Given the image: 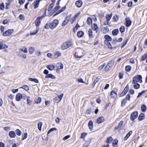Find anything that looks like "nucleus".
<instances>
[{
    "label": "nucleus",
    "instance_id": "f257e3e1",
    "mask_svg": "<svg viewBox=\"0 0 147 147\" xmlns=\"http://www.w3.org/2000/svg\"><path fill=\"white\" fill-rule=\"evenodd\" d=\"M73 45L72 42L68 41L63 43L61 45V48L62 50L66 49Z\"/></svg>",
    "mask_w": 147,
    "mask_h": 147
},
{
    "label": "nucleus",
    "instance_id": "f03ea898",
    "mask_svg": "<svg viewBox=\"0 0 147 147\" xmlns=\"http://www.w3.org/2000/svg\"><path fill=\"white\" fill-rule=\"evenodd\" d=\"M142 77L141 76L138 75L134 77L132 82V83H135L139 82L141 83L142 82Z\"/></svg>",
    "mask_w": 147,
    "mask_h": 147
},
{
    "label": "nucleus",
    "instance_id": "7ed1b4c3",
    "mask_svg": "<svg viewBox=\"0 0 147 147\" xmlns=\"http://www.w3.org/2000/svg\"><path fill=\"white\" fill-rule=\"evenodd\" d=\"M58 22L59 21L57 20H54L50 25V28L52 29L55 28L58 24Z\"/></svg>",
    "mask_w": 147,
    "mask_h": 147
},
{
    "label": "nucleus",
    "instance_id": "20e7f679",
    "mask_svg": "<svg viewBox=\"0 0 147 147\" xmlns=\"http://www.w3.org/2000/svg\"><path fill=\"white\" fill-rule=\"evenodd\" d=\"M138 116V112L136 111H134L131 114L130 119L133 121L134 122V120L137 118Z\"/></svg>",
    "mask_w": 147,
    "mask_h": 147
},
{
    "label": "nucleus",
    "instance_id": "39448f33",
    "mask_svg": "<svg viewBox=\"0 0 147 147\" xmlns=\"http://www.w3.org/2000/svg\"><path fill=\"white\" fill-rule=\"evenodd\" d=\"M129 89V86L128 85H127L125 87L123 91L119 95V97H122L125 95L127 93Z\"/></svg>",
    "mask_w": 147,
    "mask_h": 147
},
{
    "label": "nucleus",
    "instance_id": "423d86ee",
    "mask_svg": "<svg viewBox=\"0 0 147 147\" xmlns=\"http://www.w3.org/2000/svg\"><path fill=\"white\" fill-rule=\"evenodd\" d=\"M63 96V94H61L60 95L58 96H57L55 97L54 99V102L56 103H59L61 100Z\"/></svg>",
    "mask_w": 147,
    "mask_h": 147
},
{
    "label": "nucleus",
    "instance_id": "0eeeda50",
    "mask_svg": "<svg viewBox=\"0 0 147 147\" xmlns=\"http://www.w3.org/2000/svg\"><path fill=\"white\" fill-rule=\"evenodd\" d=\"M82 51L80 50L79 51H76L75 53V57L77 58H81L83 55Z\"/></svg>",
    "mask_w": 147,
    "mask_h": 147
},
{
    "label": "nucleus",
    "instance_id": "6e6552de",
    "mask_svg": "<svg viewBox=\"0 0 147 147\" xmlns=\"http://www.w3.org/2000/svg\"><path fill=\"white\" fill-rule=\"evenodd\" d=\"M13 30L9 29L3 32V35L5 36H9L13 32Z\"/></svg>",
    "mask_w": 147,
    "mask_h": 147
},
{
    "label": "nucleus",
    "instance_id": "1a4fd4ad",
    "mask_svg": "<svg viewBox=\"0 0 147 147\" xmlns=\"http://www.w3.org/2000/svg\"><path fill=\"white\" fill-rule=\"evenodd\" d=\"M105 120L104 117L103 116H101L97 119L96 122L97 124H100L103 122Z\"/></svg>",
    "mask_w": 147,
    "mask_h": 147
},
{
    "label": "nucleus",
    "instance_id": "9d476101",
    "mask_svg": "<svg viewBox=\"0 0 147 147\" xmlns=\"http://www.w3.org/2000/svg\"><path fill=\"white\" fill-rule=\"evenodd\" d=\"M23 96L20 93H18L16 96V101H20L22 98Z\"/></svg>",
    "mask_w": 147,
    "mask_h": 147
},
{
    "label": "nucleus",
    "instance_id": "9b49d317",
    "mask_svg": "<svg viewBox=\"0 0 147 147\" xmlns=\"http://www.w3.org/2000/svg\"><path fill=\"white\" fill-rule=\"evenodd\" d=\"M56 67L57 68L56 69V71L57 72V70L59 71V69H63V65L61 63H58L56 64Z\"/></svg>",
    "mask_w": 147,
    "mask_h": 147
},
{
    "label": "nucleus",
    "instance_id": "f8f14e48",
    "mask_svg": "<svg viewBox=\"0 0 147 147\" xmlns=\"http://www.w3.org/2000/svg\"><path fill=\"white\" fill-rule=\"evenodd\" d=\"M125 25L126 26L128 27L131 24V22L129 20V18H125Z\"/></svg>",
    "mask_w": 147,
    "mask_h": 147
},
{
    "label": "nucleus",
    "instance_id": "ddd939ff",
    "mask_svg": "<svg viewBox=\"0 0 147 147\" xmlns=\"http://www.w3.org/2000/svg\"><path fill=\"white\" fill-rule=\"evenodd\" d=\"M91 27L92 30L95 31L96 32L98 30V28L97 25L96 24H93L91 26Z\"/></svg>",
    "mask_w": 147,
    "mask_h": 147
},
{
    "label": "nucleus",
    "instance_id": "4468645a",
    "mask_svg": "<svg viewBox=\"0 0 147 147\" xmlns=\"http://www.w3.org/2000/svg\"><path fill=\"white\" fill-rule=\"evenodd\" d=\"M61 53L59 51H55L54 53V58L56 59L59 57L61 56Z\"/></svg>",
    "mask_w": 147,
    "mask_h": 147
},
{
    "label": "nucleus",
    "instance_id": "2eb2a0df",
    "mask_svg": "<svg viewBox=\"0 0 147 147\" xmlns=\"http://www.w3.org/2000/svg\"><path fill=\"white\" fill-rule=\"evenodd\" d=\"M75 4L76 7H80L82 6V3L81 0H79L76 1Z\"/></svg>",
    "mask_w": 147,
    "mask_h": 147
},
{
    "label": "nucleus",
    "instance_id": "dca6fc26",
    "mask_svg": "<svg viewBox=\"0 0 147 147\" xmlns=\"http://www.w3.org/2000/svg\"><path fill=\"white\" fill-rule=\"evenodd\" d=\"M109 41L107 40H104V42L105 45L107 46V47L109 49H112V46L110 43L109 42Z\"/></svg>",
    "mask_w": 147,
    "mask_h": 147
},
{
    "label": "nucleus",
    "instance_id": "f3484780",
    "mask_svg": "<svg viewBox=\"0 0 147 147\" xmlns=\"http://www.w3.org/2000/svg\"><path fill=\"white\" fill-rule=\"evenodd\" d=\"M133 132L132 131H130L126 135V136L123 139L124 141L126 140L129 137V136L132 134Z\"/></svg>",
    "mask_w": 147,
    "mask_h": 147
},
{
    "label": "nucleus",
    "instance_id": "a211bd4d",
    "mask_svg": "<svg viewBox=\"0 0 147 147\" xmlns=\"http://www.w3.org/2000/svg\"><path fill=\"white\" fill-rule=\"evenodd\" d=\"M88 125L90 130L91 131H92L93 128V123L92 121H90L88 123Z\"/></svg>",
    "mask_w": 147,
    "mask_h": 147
},
{
    "label": "nucleus",
    "instance_id": "6ab92c4d",
    "mask_svg": "<svg viewBox=\"0 0 147 147\" xmlns=\"http://www.w3.org/2000/svg\"><path fill=\"white\" fill-rule=\"evenodd\" d=\"M112 17V14H110V15H107L106 16V18L107 21V24L105 23V25H108V22L111 19Z\"/></svg>",
    "mask_w": 147,
    "mask_h": 147
},
{
    "label": "nucleus",
    "instance_id": "aec40b11",
    "mask_svg": "<svg viewBox=\"0 0 147 147\" xmlns=\"http://www.w3.org/2000/svg\"><path fill=\"white\" fill-rule=\"evenodd\" d=\"M40 18L38 17L35 21V24L36 26H40Z\"/></svg>",
    "mask_w": 147,
    "mask_h": 147
},
{
    "label": "nucleus",
    "instance_id": "412c9836",
    "mask_svg": "<svg viewBox=\"0 0 147 147\" xmlns=\"http://www.w3.org/2000/svg\"><path fill=\"white\" fill-rule=\"evenodd\" d=\"M9 135L11 138H15L16 136V134L14 131H10L9 132Z\"/></svg>",
    "mask_w": 147,
    "mask_h": 147
},
{
    "label": "nucleus",
    "instance_id": "4be33fe9",
    "mask_svg": "<svg viewBox=\"0 0 147 147\" xmlns=\"http://www.w3.org/2000/svg\"><path fill=\"white\" fill-rule=\"evenodd\" d=\"M40 1L39 0H37L33 3V4L34 8L36 9L38 7Z\"/></svg>",
    "mask_w": 147,
    "mask_h": 147
},
{
    "label": "nucleus",
    "instance_id": "5701e85b",
    "mask_svg": "<svg viewBox=\"0 0 147 147\" xmlns=\"http://www.w3.org/2000/svg\"><path fill=\"white\" fill-rule=\"evenodd\" d=\"M45 78H50L52 79H55L56 78L53 75L51 74H49L45 76Z\"/></svg>",
    "mask_w": 147,
    "mask_h": 147
},
{
    "label": "nucleus",
    "instance_id": "b1692460",
    "mask_svg": "<svg viewBox=\"0 0 147 147\" xmlns=\"http://www.w3.org/2000/svg\"><path fill=\"white\" fill-rule=\"evenodd\" d=\"M119 32V31L118 29H115L112 31V34L113 36H115L118 34Z\"/></svg>",
    "mask_w": 147,
    "mask_h": 147
},
{
    "label": "nucleus",
    "instance_id": "393cba45",
    "mask_svg": "<svg viewBox=\"0 0 147 147\" xmlns=\"http://www.w3.org/2000/svg\"><path fill=\"white\" fill-rule=\"evenodd\" d=\"M144 118V113H141L138 117V119L139 121L142 120Z\"/></svg>",
    "mask_w": 147,
    "mask_h": 147
},
{
    "label": "nucleus",
    "instance_id": "a878e982",
    "mask_svg": "<svg viewBox=\"0 0 147 147\" xmlns=\"http://www.w3.org/2000/svg\"><path fill=\"white\" fill-rule=\"evenodd\" d=\"M47 68L50 70H53L55 67V66L53 65H48L47 66Z\"/></svg>",
    "mask_w": 147,
    "mask_h": 147
},
{
    "label": "nucleus",
    "instance_id": "bb28decb",
    "mask_svg": "<svg viewBox=\"0 0 147 147\" xmlns=\"http://www.w3.org/2000/svg\"><path fill=\"white\" fill-rule=\"evenodd\" d=\"M84 35V32L81 31H78L77 33V36L79 38L82 37Z\"/></svg>",
    "mask_w": 147,
    "mask_h": 147
},
{
    "label": "nucleus",
    "instance_id": "cd10ccee",
    "mask_svg": "<svg viewBox=\"0 0 147 147\" xmlns=\"http://www.w3.org/2000/svg\"><path fill=\"white\" fill-rule=\"evenodd\" d=\"M118 142V140L117 139H115L114 140L113 142L112 143L113 147H118V145L117 144V143Z\"/></svg>",
    "mask_w": 147,
    "mask_h": 147
},
{
    "label": "nucleus",
    "instance_id": "c85d7f7f",
    "mask_svg": "<svg viewBox=\"0 0 147 147\" xmlns=\"http://www.w3.org/2000/svg\"><path fill=\"white\" fill-rule=\"evenodd\" d=\"M117 95L116 93L113 90L111 92L110 96L112 98H115L117 96Z\"/></svg>",
    "mask_w": 147,
    "mask_h": 147
},
{
    "label": "nucleus",
    "instance_id": "c756f323",
    "mask_svg": "<svg viewBox=\"0 0 147 147\" xmlns=\"http://www.w3.org/2000/svg\"><path fill=\"white\" fill-rule=\"evenodd\" d=\"M104 38L105 39V40H107V41H111L112 40V38L109 35H105V36Z\"/></svg>",
    "mask_w": 147,
    "mask_h": 147
},
{
    "label": "nucleus",
    "instance_id": "7c9ffc66",
    "mask_svg": "<svg viewBox=\"0 0 147 147\" xmlns=\"http://www.w3.org/2000/svg\"><path fill=\"white\" fill-rule=\"evenodd\" d=\"M8 47L5 44H3V43H0V49H5Z\"/></svg>",
    "mask_w": 147,
    "mask_h": 147
},
{
    "label": "nucleus",
    "instance_id": "2f4dec72",
    "mask_svg": "<svg viewBox=\"0 0 147 147\" xmlns=\"http://www.w3.org/2000/svg\"><path fill=\"white\" fill-rule=\"evenodd\" d=\"M113 140L112 138L111 137H109L107 138L106 142L107 143L109 144L111 143Z\"/></svg>",
    "mask_w": 147,
    "mask_h": 147
},
{
    "label": "nucleus",
    "instance_id": "473e14b6",
    "mask_svg": "<svg viewBox=\"0 0 147 147\" xmlns=\"http://www.w3.org/2000/svg\"><path fill=\"white\" fill-rule=\"evenodd\" d=\"M92 20L91 18H88L87 20V22L88 24L90 25L92 24Z\"/></svg>",
    "mask_w": 147,
    "mask_h": 147
},
{
    "label": "nucleus",
    "instance_id": "72a5a7b5",
    "mask_svg": "<svg viewBox=\"0 0 147 147\" xmlns=\"http://www.w3.org/2000/svg\"><path fill=\"white\" fill-rule=\"evenodd\" d=\"M88 35L90 37L92 38L93 36L92 35V31L91 29H90L88 31Z\"/></svg>",
    "mask_w": 147,
    "mask_h": 147
},
{
    "label": "nucleus",
    "instance_id": "f704fd0d",
    "mask_svg": "<svg viewBox=\"0 0 147 147\" xmlns=\"http://www.w3.org/2000/svg\"><path fill=\"white\" fill-rule=\"evenodd\" d=\"M30 96H28L27 97V103L28 104V105H30L32 103V100H30Z\"/></svg>",
    "mask_w": 147,
    "mask_h": 147
},
{
    "label": "nucleus",
    "instance_id": "c9c22d12",
    "mask_svg": "<svg viewBox=\"0 0 147 147\" xmlns=\"http://www.w3.org/2000/svg\"><path fill=\"white\" fill-rule=\"evenodd\" d=\"M133 84H134V87L135 89H138L139 88L140 85L139 84L137 83Z\"/></svg>",
    "mask_w": 147,
    "mask_h": 147
},
{
    "label": "nucleus",
    "instance_id": "e433bc0d",
    "mask_svg": "<svg viewBox=\"0 0 147 147\" xmlns=\"http://www.w3.org/2000/svg\"><path fill=\"white\" fill-rule=\"evenodd\" d=\"M141 110L143 112H145L146 109V105H143L141 107Z\"/></svg>",
    "mask_w": 147,
    "mask_h": 147
},
{
    "label": "nucleus",
    "instance_id": "4c0bfd02",
    "mask_svg": "<svg viewBox=\"0 0 147 147\" xmlns=\"http://www.w3.org/2000/svg\"><path fill=\"white\" fill-rule=\"evenodd\" d=\"M42 122H40L38 124V127L39 130L41 131V130L42 126Z\"/></svg>",
    "mask_w": 147,
    "mask_h": 147
},
{
    "label": "nucleus",
    "instance_id": "58836bf2",
    "mask_svg": "<svg viewBox=\"0 0 147 147\" xmlns=\"http://www.w3.org/2000/svg\"><path fill=\"white\" fill-rule=\"evenodd\" d=\"M113 19L114 21L117 22L119 19V17L117 15H115L113 17Z\"/></svg>",
    "mask_w": 147,
    "mask_h": 147
},
{
    "label": "nucleus",
    "instance_id": "ea45409f",
    "mask_svg": "<svg viewBox=\"0 0 147 147\" xmlns=\"http://www.w3.org/2000/svg\"><path fill=\"white\" fill-rule=\"evenodd\" d=\"M147 58V54L145 53L144 55H142L141 58V61H144Z\"/></svg>",
    "mask_w": 147,
    "mask_h": 147
},
{
    "label": "nucleus",
    "instance_id": "a19ab883",
    "mask_svg": "<svg viewBox=\"0 0 147 147\" xmlns=\"http://www.w3.org/2000/svg\"><path fill=\"white\" fill-rule=\"evenodd\" d=\"M38 29H37L36 30L34 31L33 32H31L30 34V35H33L36 34L38 32Z\"/></svg>",
    "mask_w": 147,
    "mask_h": 147
},
{
    "label": "nucleus",
    "instance_id": "79ce46f5",
    "mask_svg": "<svg viewBox=\"0 0 147 147\" xmlns=\"http://www.w3.org/2000/svg\"><path fill=\"white\" fill-rule=\"evenodd\" d=\"M131 67L129 65L126 66L125 68L126 71L127 72L131 70Z\"/></svg>",
    "mask_w": 147,
    "mask_h": 147
},
{
    "label": "nucleus",
    "instance_id": "37998d69",
    "mask_svg": "<svg viewBox=\"0 0 147 147\" xmlns=\"http://www.w3.org/2000/svg\"><path fill=\"white\" fill-rule=\"evenodd\" d=\"M87 134L86 133H83L81 134V136L80 138L84 139L85 137L87 135Z\"/></svg>",
    "mask_w": 147,
    "mask_h": 147
},
{
    "label": "nucleus",
    "instance_id": "c03bdc74",
    "mask_svg": "<svg viewBox=\"0 0 147 147\" xmlns=\"http://www.w3.org/2000/svg\"><path fill=\"white\" fill-rule=\"evenodd\" d=\"M16 134L18 136H20L21 135V132L18 129H17L16 130Z\"/></svg>",
    "mask_w": 147,
    "mask_h": 147
},
{
    "label": "nucleus",
    "instance_id": "a18cd8bd",
    "mask_svg": "<svg viewBox=\"0 0 147 147\" xmlns=\"http://www.w3.org/2000/svg\"><path fill=\"white\" fill-rule=\"evenodd\" d=\"M110 67V66L109 65V64L108 63L106 65L105 68V71H108Z\"/></svg>",
    "mask_w": 147,
    "mask_h": 147
},
{
    "label": "nucleus",
    "instance_id": "49530a36",
    "mask_svg": "<svg viewBox=\"0 0 147 147\" xmlns=\"http://www.w3.org/2000/svg\"><path fill=\"white\" fill-rule=\"evenodd\" d=\"M126 102V101L125 99H123L121 102V106L122 107L124 106Z\"/></svg>",
    "mask_w": 147,
    "mask_h": 147
},
{
    "label": "nucleus",
    "instance_id": "de8ad7c7",
    "mask_svg": "<svg viewBox=\"0 0 147 147\" xmlns=\"http://www.w3.org/2000/svg\"><path fill=\"white\" fill-rule=\"evenodd\" d=\"M80 26H78L77 24L75 27L73 29V32L74 33L75 32L77 31L78 29V28L80 27Z\"/></svg>",
    "mask_w": 147,
    "mask_h": 147
},
{
    "label": "nucleus",
    "instance_id": "09e8293b",
    "mask_svg": "<svg viewBox=\"0 0 147 147\" xmlns=\"http://www.w3.org/2000/svg\"><path fill=\"white\" fill-rule=\"evenodd\" d=\"M119 31L121 33L125 31L124 26H122L119 28Z\"/></svg>",
    "mask_w": 147,
    "mask_h": 147
},
{
    "label": "nucleus",
    "instance_id": "8fccbe9b",
    "mask_svg": "<svg viewBox=\"0 0 147 147\" xmlns=\"http://www.w3.org/2000/svg\"><path fill=\"white\" fill-rule=\"evenodd\" d=\"M41 101V98L40 97L38 98L35 101V103L38 104Z\"/></svg>",
    "mask_w": 147,
    "mask_h": 147
},
{
    "label": "nucleus",
    "instance_id": "3c124183",
    "mask_svg": "<svg viewBox=\"0 0 147 147\" xmlns=\"http://www.w3.org/2000/svg\"><path fill=\"white\" fill-rule=\"evenodd\" d=\"M90 143L88 141H86L82 147H88Z\"/></svg>",
    "mask_w": 147,
    "mask_h": 147
},
{
    "label": "nucleus",
    "instance_id": "603ef678",
    "mask_svg": "<svg viewBox=\"0 0 147 147\" xmlns=\"http://www.w3.org/2000/svg\"><path fill=\"white\" fill-rule=\"evenodd\" d=\"M34 51V49L32 47H30L29 50V52L30 54H32Z\"/></svg>",
    "mask_w": 147,
    "mask_h": 147
},
{
    "label": "nucleus",
    "instance_id": "864d4df0",
    "mask_svg": "<svg viewBox=\"0 0 147 147\" xmlns=\"http://www.w3.org/2000/svg\"><path fill=\"white\" fill-rule=\"evenodd\" d=\"M146 91L145 90H143L141 92H139L138 93V95L137 96V98H138L139 97H140V96H141Z\"/></svg>",
    "mask_w": 147,
    "mask_h": 147
},
{
    "label": "nucleus",
    "instance_id": "5fc2aeb1",
    "mask_svg": "<svg viewBox=\"0 0 147 147\" xmlns=\"http://www.w3.org/2000/svg\"><path fill=\"white\" fill-rule=\"evenodd\" d=\"M54 6V5L53 3L51 4L50 5L48 8V11L51 10V9H52V8Z\"/></svg>",
    "mask_w": 147,
    "mask_h": 147
},
{
    "label": "nucleus",
    "instance_id": "6e6d98bb",
    "mask_svg": "<svg viewBox=\"0 0 147 147\" xmlns=\"http://www.w3.org/2000/svg\"><path fill=\"white\" fill-rule=\"evenodd\" d=\"M20 50L26 53L27 52V51L26 48L24 47L22 49H20Z\"/></svg>",
    "mask_w": 147,
    "mask_h": 147
},
{
    "label": "nucleus",
    "instance_id": "4d7b16f0",
    "mask_svg": "<svg viewBox=\"0 0 147 147\" xmlns=\"http://www.w3.org/2000/svg\"><path fill=\"white\" fill-rule=\"evenodd\" d=\"M105 65V63H103L102 65H101L98 68V69L99 70H100L102 69L104 67Z\"/></svg>",
    "mask_w": 147,
    "mask_h": 147
},
{
    "label": "nucleus",
    "instance_id": "13d9d810",
    "mask_svg": "<svg viewBox=\"0 0 147 147\" xmlns=\"http://www.w3.org/2000/svg\"><path fill=\"white\" fill-rule=\"evenodd\" d=\"M144 48H146L147 47V38L145 40L144 45Z\"/></svg>",
    "mask_w": 147,
    "mask_h": 147
},
{
    "label": "nucleus",
    "instance_id": "bf43d9fd",
    "mask_svg": "<svg viewBox=\"0 0 147 147\" xmlns=\"http://www.w3.org/2000/svg\"><path fill=\"white\" fill-rule=\"evenodd\" d=\"M71 15H69L67 16L65 19L68 22L71 19Z\"/></svg>",
    "mask_w": 147,
    "mask_h": 147
},
{
    "label": "nucleus",
    "instance_id": "052dcab7",
    "mask_svg": "<svg viewBox=\"0 0 147 147\" xmlns=\"http://www.w3.org/2000/svg\"><path fill=\"white\" fill-rule=\"evenodd\" d=\"M123 74L122 73L120 72L119 74V77L120 79H121L123 78Z\"/></svg>",
    "mask_w": 147,
    "mask_h": 147
},
{
    "label": "nucleus",
    "instance_id": "680f3d73",
    "mask_svg": "<svg viewBox=\"0 0 147 147\" xmlns=\"http://www.w3.org/2000/svg\"><path fill=\"white\" fill-rule=\"evenodd\" d=\"M30 79L31 80V81H33L34 82L36 83H38V80L36 79H32L30 78Z\"/></svg>",
    "mask_w": 147,
    "mask_h": 147
},
{
    "label": "nucleus",
    "instance_id": "e2e57ef3",
    "mask_svg": "<svg viewBox=\"0 0 147 147\" xmlns=\"http://www.w3.org/2000/svg\"><path fill=\"white\" fill-rule=\"evenodd\" d=\"M4 9V5L3 3L0 4V9L1 10H3Z\"/></svg>",
    "mask_w": 147,
    "mask_h": 147
},
{
    "label": "nucleus",
    "instance_id": "0e129e2a",
    "mask_svg": "<svg viewBox=\"0 0 147 147\" xmlns=\"http://www.w3.org/2000/svg\"><path fill=\"white\" fill-rule=\"evenodd\" d=\"M21 88H23L26 91L28 90H29V89L28 87L26 85L24 86H23L21 87Z\"/></svg>",
    "mask_w": 147,
    "mask_h": 147
},
{
    "label": "nucleus",
    "instance_id": "69168bd1",
    "mask_svg": "<svg viewBox=\"0 0 147 147\" xmlns=\"http://www.w3.org/2000/svg\"><path fill=\"white\" fill-rule=\"evenodd\" d=\"M19 19L22 20H24V16L22 14H20L19 16Z\"/></svg>",
    "mask_w": 147,
    "mask_h": 147
},
{
    "label": "nucleus",
    "instance_id": "338daca9",
    "mask_svg": "<svg viewBox=\"0 0 147 147\" xmlns=\"http://www.w3.org/2000/svg\"><path fill=\"white\" fill-rule=\"evenodd\" d=\"M70 137V136L69 135H67L65 137H64L63 139V140L64 141H65L66 140H67L68 138H69Z\"/></svg>",
    "mask_w": 147,
    "mask_h": 147
},
{
    "label": "nucleus",
    "instance_id": "774afa93",
    "mask_svg": "<svg viewBox=\"0 0 147 147\" xmlns=\"http://www.w3.org/2000/svg\"><path fill=\"white\" fill-rule=\"evenodd\" d=\"M28 134L27 133H25L24 134L23 136V138L22 139V140H25L27 137Z\"/></svg>",
    "mask_w": 147,
    "mask_h": 147
}]
</instances>
